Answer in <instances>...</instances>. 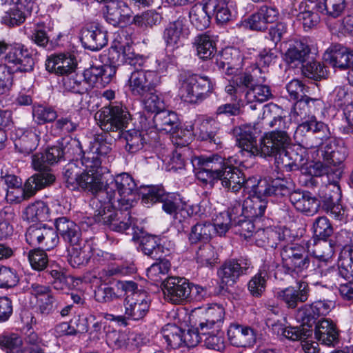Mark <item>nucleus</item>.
I'll use <instances>...</instances> for the list:
<instances>
[{"mask_svg": "<svg viewBox=\"0 0 353 353\" xmlns=\"http://www.w3.org/2000/svg\"><path fill=\"white\" fill-rule=\"evenodd\" d=\"M128 340L127 334L121 330H110L109 328L106 332V343L114 350L125 347L128 344Z\"/></svg>", "mask_w": 353, "mask_h": 353, "instance_id": "nucleus-60", "label": "nucleus"}, {"mask_svg": "<svg viewBox=\"0 0 353 353\" xmlns=\"http://www.w3.org/2000/svg\"><path fill=\"white\" fill-rule=\"evenodd\" d=\"M265 80L266 77L261 75L259 79H256L254 85L245 92V98L248 103H263L273 97L270 87L263 84Z\"/></svg>", "mask_w": 353, "mask_h": 353, "instance_id": "nucleus-38", "label": "nucleus"}, {"mask_svg": "<svg viewBox=\"0 0 353 353\" xmlns=\"http://www.w3.org/2000/svg\"><path fill=\"white\" fill-rule=\"evenodd\" d=\"M197 179L205 184L220 181L228 191L239 192L243 183V172L219 154L195 157L192 160Z\"/></svg>", "mask_w": 353, "mask_h": 353, "instance_id": "nucleus-4", "label": "nucleus"}, {"mask_svg": "<svg viewBox=\"0 0 353 353\" xmlns=\"http://www.w3.org/2000/svg\"><path fill=\"white\" fill-rule=\"evenodd\" d=\"M29 14L13 5L4 12L1 17V23L8 26H19L24 23Z\"/></svg>", "mask_w": 353, "mask_h": 353, "instance_id": "nucleus-57", "label": "nucleus"}, {"mask_svg": "<svg viewBox=\"0 0 353 353\" xmlns=\"http://www.w3.org/2000/svg\"><path fill=\"white\" fill-rule=\"evenodd\" d=\"M93 153L84 154V168L81 176L77 183V190H81L97 194L99 199H103L101 192L103 189L102 176L108 172V168L101 165V161L97 159Z\"/></svg>", "mask_w": 353, "mask_h": 353, "instance_id": "nucleus-7", "label": "nucleus"}, {"mask_svg": "<svg viewBox=\"0 0 353 353\" xmlns=\"http://www.w3.org/2000/svg\"><path fill=\"white\" fill-rule=\"evenodd\" d=\"M281 256L283 267L288 274L300 273L305 270L311 272V257L303 246L294 244L285 245L281 250Z\"/></svg>", "mask_w": 353, "mask_h": 353, "instance_id": "nucleus-9", "label": "nucleus"}, {"mask_svg": "<svg viewBox=\"0 0 353 353\" xmlns=\"http://www.w3.org/2000/svg\"><path fill=\"white\" fill-rule=\"evenodd\" d=\"M5 60L8 68H12L14 72H31L34 65L32 53L21 44L10 45Z\"/></svg>", "mask_w": 353, "mask_h": 353, "instance_id": "nucleus-13", "label": "nucleus"}, {"mask_svg": "<svg viewBox=\"0 0 353 353\" xmlns=\"http://www.w3.org/2000/svg\"><path fill=\"white\" fill-rule=\"evenodd\" d=\"M157 260L147 269V276L157 285L159 283L163 285V277L168 273L171 264L168 260L161 257Z\"/></svg>", "mask_w": 353, "mask_h": 353, "instance_id": "nucleus-50", "label": "nucleus"}, {"mask_svg": "<svg viewBox=\"0 0 353 353\" xmlns=\"http://www.w3.org/2000/svg\"><path fill=\"white\" fill-rule=\"evenodd\" d=\"M142 203L150 207L157 202H161L166 194L162 185H149L143 188Z\"/></svg>", "mask_w": 353, "mask_h": 353, "instance_id": "nucleus-56", "label": "nucleus"}, {"mask_svg": "<svg viewBox=\"0 0 353 353\" xmlns=\"http://www.w3.org/2000/svg\"><path fill=\"white\" fill-rule=\"evenodd\" d=\"M252 269V262L247 257L226 260L217 272L221 287L233 286L240 276L249 274Z\"/></svg>", "mask_w": 353, "mask_h": 353, "instance_id": "nucleus-10", "label": "nucleus"}, {"mask_svg": "<svg viewBox=\"0 0 353 353\" xmlns=\"http://www.w3.org/2000/svg\"><path fill=\"white\" fill-rule=\"evenodd\" d=\"M163 290L167 301L174 304H183L190 301L192 287L183 277L169 276L163 281Z\"/></svg>", "mask_w": 353, "mask_h": 353, "instance_id": "nucleus-12", "label": "nucleus"}, {"mask_svg": "<svg viewBox=\"0 0 353 353\" xmlns=\"http://www.w3.org/2000/svg\"><path fill=\"white\" fill-rule=\"evenodd\" d=\"M62 84L65 90L73 93L83 94L90 90L83 73H78L76 70L63 77Z\"/></svg>", "mask_w": 353, "mask_h": 353, "instance_id": "nucleus-41", "label": "nucleus"}, {"mask_svg": "<svg viewBox=\"0 0 353 353\" xmlns=\"http://www.w3.org/2000/svg\"><path fill=\"white\" fill-rule=\"evenodd\" d=\"M26 239L31 245H39L42 249L50 250L57 245L59 238L57 232L46 225H31L26 233Z\"/></svg>", "mask_w": 353, "mask_h": 353, "instance_id": "nucleus-14", "label": "nucleus"}, {"mask_svg": "<svg viewBox=\"0 0 353 353\" xmlns=\"http://www.w3.org/2000/svg\"><path fill=\"white\" fill-rule=\"evenodd\" d=\"M25 219L29 221H46L49 219V208L43 201L29 205L25 210Z\"/></svg>", "mask_w": 353, "mask_h": 353, "instance_id": "nucleus-52", "label": "nucleus"}, {"mask_svg": "<svg viewBox=\"0 0 353 353\" xmlns=\"http://www.w3.org/2000/svg\"><path fill=\"white\" fill-rule=\"evenodd\" d=\"M312 134L318 139L317 145H321L331 138V132L328 126L321 121H318L314 117L299 124L294 132L295 139H301L306 134Z\"/></svg>", "mask_w": 353, "mask_h": 353, "instance_id": "nucleus-19", "label": "nucleus"}, {"mask_svg": "<svg viewBox=\"0 0 353 353\" xmlns=\"http://www.w3.org/2000/svg\"><path fill=\"white\" fill-rule=\"evenodd\" d=\"M318 6L321 12L325 15L337 18L345 11L347 3L345 0H320Z\"/></svg>", "mask_w": 353, "mask_h": 353, "instance_id": "nucleus-54", "label": "nucleus"}, {"mask_svg": "<svg viewBox=\"0 0 353 353\" xmlns=\"http://www.w3.org/2000/svg\"><path fill=\"white\" fill-rule=\"evenodd\" d=\"M341 198L339 186H325L322 190V208L336 220L344 218V210L338 203Z\"/></svg>", "mask_w": 353, "mask_h": 353, "instance_id": "nucleus-20", "label": "nucleus"}, {"mask_svg": "<svg viewBox=\"0 0 353 353\" xmlns=\"http://www.w3.org/2000/svg\"><path fill=\"white\" fill-rule=\"evenodd\" d=\"M295 317L297 321L301 323L303 325L311 327L312 325H316L319 316L314 310L312 304H306L297 310Z\"/></svg>", "mask_w": 353, "mask_h": 353, "instance_id": "nucleus-58", "label": "nucleus"}, {"mask_svg": "<svg viewBox=\"0 0 353 353\" xmlns=\"http://www.w3.org/2000/svg\"><path fill=\"white\" fill-rule=\"evenodd\" d=\"M157 236L148 235L143 236L141 240V248L143 252L152 258L160 259L163 247L159 243Z\"/></svg>", "mask_w": 353, "mask_h": 353, "instance_id": "nucleus-55", "label": "nucleus"}, {"mask_svg": "<svg viewBox=\"0 0 353 353\" xmlns=\"http://www.w3.org/2000/svg\"><path fill=\"white\" fill-rule=\"evenodd\" d=\"M161 83V77L152 69L134 70L128 81L129 90L132 95L143 97L151 92Z\"/></svg>", "mask_w": 353, "mask_h": 353, "instance_id": "nucleus-11", "label": "nucleus"}, {"mask_svg": "<svg viewBox=\"0 0 353 353\" xmlns=\"http://www.w3.org/2000/svg\"><path fill=\"white\" fill-rule=\"evenodd\" d=\"M81 41L85 48L99 50L108 43L107 32L97 23H88L81 30Z\"/></svg>", "mask_w": 353, "mask_h": 353, "instance_id": "nucleus-18", "label": "nucleus"}, {"mask_svg": "<svg viewBox=\"0 0 353 353\" xmlns=\"http://www.w3.org/2000/svg\"><path fill=\"white\" fill-rule=\"evenodd\" d=\"M261 72V69L256 68L253 70L252 74L244 72L236 75L232 82L241 88L242 94L245 95V92L256 83V79H259L257 74Z\"/></svg>", "mask_w": 353, "mask_h": 353, "instance_id": "nucleus-59", "label": "nucleus"}, {"mask_svg": "<svg viewBox=\"0 0 353 353\" xmlns=\"http://www.w3.org/2000/svg\"><path fill=\"white\" fill-rule=\"evenodd\" d=\"M331 244L323 240L316 244V249L313 250L314 258H311V272L314 271L322 274V263H327L333 254Z\"/></svg>", "mask_w": 353, "mask_h": 353, "instance_id": "nucleus-39", "label": "nucleus"}, {"mask_svg": "<svg viewBox=\"0 0 353 353\" xmlns=\"http://www.w3.org/2000/svg\"><path fill=\"white\" fill-rule=\"evenodd\" d=\"M68 252V262L74 268L87 265L92 256L90 246L81 238L78 242L70 244Z\"/></svg>", "mask_w": 353, "mask_h": 353, "instance_id": "nucleus-29", "label": "nucleus"}, {"mask_svg": "<svg viewBox=\"0 0 353 353\" xmlns=\"http://www.w3.org/2000/svg\"><path fill=\"white\" fill-rule=\"evenodd\" d=\"M116 286L117 290L125 292V317L133 321L143 319L150 305L148 293L143 290H139L137 283L132 281H118Z\"/></svg>", "mask_w": 353, "mask_h": 353, "instance_id": "nucleus-5", "label": "nucleus"}, {"mask_svg": "<svg viewBox=\"0 0 353 353\" xmlns=\"http://www.w3.org/2000/svg\"><path fill=\"white\" fill-rule=\"evenodd\" d=\"M161 203L163 210L172 216L176 221L183 223L190 218L186 203L182 201L179 195L166 192Z\"/></svg>", "mask_w": 353, "mask_h": 353, "instance_id": "nucleus-24", "label": "nucleus"}, {"mask_svg": "<svg viewBox=\"0 0 353 353\" xmlns=\"http://www.w3.org/2000/svg\"><path fill=\"white\" fill-rule=\"evenodd\" d=\"M230 343L236 347H250L256 342L254 330L248 326L232 324L228 330Z\"/></svg>", "mask_w": 353, "mask_h": 353, "instance_id": "nucleus-27", "label": "nucleus"}, {"mask_svg": "<svg viewBox=\"0 0 353 353\" xmlns=\"http://www.w3.org/2000/svg\"><path fill=\"white\" fill-rule=\"evenodd\" d=\"M293 183L290 180L278 178L272 181L270 184L265 182L264 195L284 196L290 194Z\"/></svg>", "mask_w": 353, "mask_h": 353, "instance_id": "nucleus-48", "label": "nucleus"}, {"mask_svg": "<svg viewBox=\"0 0 353 353\" xmlns=\"http://www.w3.org/2000/svg\"><path fill=\"white\" fill-rule=\"evenodd\" d=\"M195 260L201 267H212L217 263L215 248L209 243H203L196 252Z\"/></svg>", "mask_w": 353, "mask_h": 353, "instance_id": "nucleus-49", "label": "nucleus"}, {"mask_svg": "<svg viewBox=\"0 0 353 353\" xmlns=\"http://www.w3.org/2000/svg\"><path fill=\"white\" fill-rule=\"evenodd\" d=\"M271 268H274V265H271L270 261H265L258 272L249 281L248 289L253 296L260 297L265 292Z\"/></svg>", "mask_w": 353, "mask_h": 353, "instance_id": "nucleus-31", "label": "nucleus"}, {"mask_svg": "<svg viewBox=\"0 0 353 353\" xmlns=\"http://www.w3.org/2000/svg\"><path fill=\"white\" fill-rule=\"evenodd\" d=\"M153 122L157 130L164 131L172 134L176 132L179 126L177 114L168 110L155 114L153 117Z\"/></svg>", "mask_w": 353, "mask_h": 353, "instance_id": "nucleus-36", "label": "nucleus"}, {"mask_svg": "<svg viewBox=\"0 0 353 353\" xmlns=\"http://www.w3.org/2000/svg\"><path fill=\"white\" fill-rule=\"evenodd\" d=\"M264 194L252 196L244 201L245 214L250 218H257L263 216L267 208L268 201L263 199Z\"/></svg>", "mask_w": 353, "mask_h": 353, "instance_id": "nucleus-46", "label": "nucleus"}, {"mask_svg": "<svg viewBox=\"0 0 353 353\" xmlns=\"http://www.w3.org/2000/svg\"><path fill=\"white\" fill-rule=\"evenodd\" d=\"M113 52H119L117 49L121 51L123 59L128 65L133 66L135 70H145L150 68L151 61L141 55L135 54L128 43L124 44L120 43L119 46L112 48Z\"/></svg>", "mask_w": 353, "mask_h": 353, "instance_id": "nucleus-37", "label": "nucleus"}, {"mask_svg": "<svg viewBox=\"0 0 353 353\" xmlns=\"http://www.w3.org/2000/svg\"><path fill=\"white\" fill-rule=\"evenodd\" d=\"M137 184L128 173L120 174L101 192V196H106L103 204L95 211L94 221L107 226L117 232L132 231L133 239L139 238L137 220L128 211L136 199Z\"/></svg>", "mask_w": 353, "mask_h": 353, "instance_id": "nucleus-1", "label": "nucleus"}, {"mask_svg": "<svg viewBox=\"0 0 353 353\" xmlns=\"http://www.w3.org/2000/svg\"><path fill=\"white\" fill-rule=\"evenodd\" d=\"M323 59L333 68L341 70L353 68V50L340 44H334L327 48Z\"/></svg>", "mask_w": 353, "mask_h": 353, "instance_id": "nucleus-17", "label": "nucleus"}, {"mask_svg": "<svg viewBox=\"0 0 353 353\" xmlns=\"http://www.w3.org/2000/svg\"><path fill=\"white\" fill-rule=\"evenodd\" d=\"M57 233L65 241L75 243L79 241L81 233L78 225L67 217L62 216L55 220Z\"/></svg>", "mask_w": 353, "mask_h": 353, "instance_id": "nucleus-34", "label": "nucleus"}, {"mask_svg": "<svg viewBox=\"0 0 353 353\" xmlns=\"http://www.w3.org/2000/svg\"><path fill=\"white\" fill-rule=\"evenodd\" d=\"M32 164L34 169L39 172L30 176L26 181L24 188L20 189L21 196L17 198L19 202L28 199L34 195L37 191L50 185L55 181V176L46 170L50 165L46 161L45 152L33 155Z\"/></svg>", "mask_w": 353, "mask_h": 353, "instance_id": "nucleus-8", "label": "nucleus"}, {"mask_svg": "<svg viewBox=\"0 0 353 353\" xmlns=\"http://www.w3.org/2000/svg\"><path fill=\"white\" fill-rule=\"evenodd\" d=\"M116 73V67L112 65H92L83 73L85 80L90 85V90L99 83H108Z\"/></svg>", "mask_w": 353, "mask_h": 353, "instance_id": "nucleus-28", "label": "nucleus"}, {"mask_svg": "<svg viewBox=\"0 0 353 353\" xmlns=\"http://www.w3.org/2000/svg\"><path fill=\"white\" fill-rule=\"evenodd\" d=\"M196 54L201 59H211L216 52V45L212 37L206 34L197 36L194 40Z\"/></svg>", "mask_w": 353, "mask_h": 353, "instance_id": "nucleus-45", "label": "nucleus"}, {"mask_svg": "<svg viewBox=\"0 0 353 353\" xmlns=\"http://www.w3.org/2000/svg\"><path fill=\"white\" fill-rule=\"evenodd\" d=\"M23 344V340L17 334H0V348L7 353L16 352Z\"/></svg>", "mask_w": 353, "mask_h": 353, "instance_id": "nucleus-61", "label": "nucleus"}, {"mask_svg": "<svg viewBox=\"0 0 353 353\" xmlns=\"http://www.w3.org/2000/svg\"><path fill=\"white\" fill-rule=\"evenodd\" d=\"M310 48L302 41L296 40L289 44L285 52V60L294 67L302 65L308 58Z\"/></svg>", "mask_w": 353, "mask_h": 353, "instance_id": "nucleus-32", "label": "nucleus"}, {"mask_svg": "<svg viewBox=\"0 0 353 353\" xmlns=\"http://www.w3.org/2000/svg\"><path fill=\"white\" fill-rule=\"evenodd\" d=\"M212 9L211 2L197 3L192 7L189 12V17L191 23L196 29L202 30L209 26Z\"/></svg>", "mask_w": 353, "mask_h": 353, "instance_id": "nucleus-33", "label": "nucleus"}, {"mask_svg": "<svg viewBox=\"0 0 353 353\" xmlns=\"http://www.w3.org/2000/svg\"><path fill=\"white\" fill-rule=\"evenodd\" d=\"M302 73L305 77L315 81L324 79L327 76L325 67L320 62L316 61L308 62L307 64L303 65Z\"/></svg>", "mask_w": 353, "mask_h": 353, "instance_id": "nucleus-64", "label": "nucleus"}, {"mask_svg": "<svg viewBox=\"0 0 353 353\" xmlns=\"http://www.w3.org/2000/svg\"><path fill=\"white\" fill-rule=\"evenodd\" d=\"M292 125L290 119L281 116L274 117L270 122V126L276 130L265 134L261 139L259 148L256 143L255 130L251 125L236 127L233 133L243 152L266 158L276 155L291 146L292 138L289 131Z\"/></svg>", "mask_w": 353, "mask_h": 353, "instance_id": "nucleus-2", "label": "nucleus"}, {"mask_svg": "<svg viewBox=\"0 0 353 353\" xmlns=\"http://www.w3.org/2000/svg\"><path fill=\"white\" fill-rule=\"evenodd\" d=\"M77 66L75 57L64 54L51 55L46 62L47 70L63 77L76 70Z\"/></svg>", "mask_w": 353, "mask_h": 353, "instance_id": "nucleus-26", "label": "nucleus"}, {"mask_svg": "<svg viewBox=\"0 0 353 353\" xmlns=\"http://www.w3.org/2000/svg\"><path fill=\"white\" fill-rule=\"evenodd\" d=\"M121 138L125 140V150L130 153H136L143 148L146 143L145 135L136 129L124 131L121 132Z\"/></svg>", "mask_w": 353, "mask_h": 353, "instance_id": "nucleus-44", "label": "nucleus"}, {"mask_svg": "<svg viewBox=\"0 0 353 353\" xmlns=\"http://www.w3.org/2000/svg\"><path fill=\"white\" fill-rule=\"evenodd\" d=\"M96 116L103 132L94 135L91 149L86 153H93L94 157L102 162V157L111 151L112 139L121 138V132L128 128L131 115L122 105H110L102 108Z\"/></svg>", "mask_w": 353, "mask_h": 353, "instance_id": "nucleus-3", "label": "nucleus"}, {"mask_svg": "<svg viewBox=\"0 0 353 353\" xmlns=\"http://www.w3.org/2000/svg\"><path fill=\"white\" fill-rule=\"evenodd\" d=\"M84 154L80 159H72L63 168V175L65 185L71 190H77V183L83 172L84 164L83 163Z\"/></svg>", "mask_w": 353, "mask_h": 353, "instance_id": "nucleus-35", "label": "nucleus"}, {"mask_svg": "<svg viewBox=\"0 0 353 353\" xmlns=\"http://www.w3.org/2000/svg\"><path fill=\"white\" fill-rule=\"evenodd\" d=\"M321 154L326 166H335L340 165L345 159L346 150L343 146L337 145L335 141H330L321 150Z\"/></svg>", "mask_w": 353, "mask_h": 353, "instance_id": "nucleus-40", "label": "nucleus"}, {"mask_svg": "<svg viewBox=\"0 0 353 353\" xmlns=\"http://www.w3.org/2000/svg\"><path fill=\"white\" fill-rule=\"evenodd\" d=\"M290 201L297 211L306 215L314 214L320 206L319 200L311 192L300 189L290 193Z\"/></svg>", "mask_w": 353, "mask_h": 353, "instance_id": "nucleus-22", "label": "nucleus"}, {"mask_svg": "<svg viewBox=\"0 0 353 353\" xmlns=\"http://www.w3.org/2000/svg\"><path fill=\"white\" fill-rule=\"evenodd\" d=\"M276 167L282 171L290 172L299 170L303 163V157L290 147L274 155Z\"/></svg>", "mask_w": 353, "mask_h": 353, "instance_id": "nucleus-30", "label": "nucleus"}, {"mask_svg": "<svg viewBox=\"0 0 353 353\" xmlns=\"http://www.w3.org/2000/svg\"><path fill=\"white\" fill-rule=\"evenodd\" d=\"M309 284L305 281H299L296 287L289 286L279 290L275 296L283 302L289 309L296 308L299 303L307 301L310 296Z\"/></svg>", "mask_w": 353, "mask_h": 353, "instance_id": "nucleus-15", "label": "nucleus"}, {"mask_svg": "<svg viewBox=\"0 0 353 353\" xmlns=\"http://www.w3.org/2000/svg\"><path fill=\"white\" fill-rule=\"evenodd\" d=\"M161 334L168 347L176 349L183 346L182 329L175 324L165 325L161 330Z\"/></svg>", "mask_w": 353, "mask_h": 353, "instance_id": "nucleus-53", "label": "nucleus"}, {"mask_svg": "<svg viewBox=\"0 0 353 353\" xmlns=\"http://www.w3.org/2000/svg\"><path fill=\"white\" fill-rule=\"evenodd\" d=\"M21 135L16 140L14 145L21 153L29 154L32 152L39 145V136L32 130L25 131L19 130Z\"/></svg>", "mask_w": 353, "mask_h": 353, "instance_id": "nucleus-42", "label": "nucleus"}, {"mask_svg": "<svg viewBox=\"0 0 353 353\" xmlns=\"http://www.w3.org/2000/svg\"><path fill=\"white\" fill-rule=\"evenodd\" d=\"M183 29L182 20L178 19L168 24L163 32V39L168 48H177Z\"/></svg>", "mask_w": 353, "mask_h": 353, "instance_id": "nucleus-47", "label": "nucleus"}, {"mask_svg": "<svg viewBox=\"0 0 353 353\" xmlns=\"http://www.w3.org/2000/svg\"><path fill=\"white\" fill-rule=\"evenodd\" d=\"M205 314V320L214 325V328H219L225 315L224 308L219 305H213L201 310Z\"/></svg>", "mask_w": 353, "mask_h": 353, "instance_id": "nucleus-62", "label": "nucleus"}, {"mask_svg": "<svg viewBox=\"0 0 353 353\" xmlns=\"http://www.w3.org/2000/svg\"><path fill=\"white\" fill-rule=\"evenodd\" d=\"M30 293L37 298V311L43 316L52 314L58 307V301L48 285L32 283Z\"/></svg>", "mask_w": 353, "mask_h": 353, "instance_id": "nucleus-16", "label": "nucleus"}, {"mask_svg": "<svg viewBox=\"0 0 353 353\" xmlns=\"http://www.w3.org/2000/svg\"><path fill=\"white\" fill-rule=\"evenodd\" d=\"M180 94L185 101L198 103L213 92L214 82L206 76L185 72L181 74Z\"/></svg>", "mask_w": 353, "mask_h": 353, "instance_id": "nucleus-6", "label": "nucleus"}, {"mask_svg": "<svg viewBox=\"0 0 353 353\" xmlns=\"http://www.w3.org/2000/svg\"><path fill=\"white\" fill-rule=\"evenodd\" d=\"M279 12L276 7L262 6L248 19L250 28L256 31H263L268 28V23L275 22Z\"/></svg>", "mask_w": 353, "mask_h": 353, "instance_id": "nucleus-23", "label": "nucleus"}, {"mask_svg": "<svg viewBox=\"0 0 353 353\" xmlns=\"http://www.w3.org/2000/svg\"><path fill=\"white\" fill-rule=\"evenodd\" d=\"M104 17L106 21L116 27L130 21L132 12L128 6L121 1H110L105 5Z\"/></svg>", "mask_w": 353, "mask_h": 353, "instance_id": "nucleus-21", "label": "nucleus"}, {"mask_svg": "<svg viewBox=\"0 0 353 353\" xmlns=\"http://www.w3.org/2000/svg\"><path fill=\"white\" fill-rule=\"evenodd\" d=\"M315 338L327 346H335L339 343V330L336 323L330 319L317 321L314 330Z\"/></svg>", "mask_w": 353, "mask_h": 353, "instance_id": "nucleus-25", "label": "nucleus"}, {"mask_svg": "<svg viewBox=\"0 0 353 353\" xmlns=\"http://www.w3.org/2000/svg\"><path fill=\"white\" fill-rule=\"evenodd\" d=\"M314 235L321 240H326L334 232L333 227L326 216H319L313 223Z\"/></svg>", "mask_w": 353, "mask_h": 353, "instance_id": "nucleus-63", "label": "nucleus"}, {"mask_svg": "<svg viewBox=\"0 0 353 353\" xmlns=\"http://www.w3.org/2000/svg\"><path fill=\"white\" fill-rule=\"evenodd\" d=\"M214 227L209 221L199 222L192 227L189 234V241L191 244L198 243H207L211 239Z\"/></svg>", "mask_w": 353, "mask_h": 353, "instance_id": "nucleus-43", "label": "nucleus"}, {"mask_svg": "<svg viewBox=\"0 0 353 353\" xmlns=\"http://www.w3.org/2000/svg\"><path fill=\"white\" fill-rule=\"evenodd\" d=\"M63 152L64 160L73 159L75 158L78 159L83 157V152L80 141L78 139H73L70 137H67L59 142Z\"/></svg>", "mask_w": 353, "mask_h": 353, "instance_id": "nucleus-51", "label": "nucleus"}]
</instances>
